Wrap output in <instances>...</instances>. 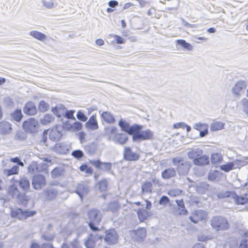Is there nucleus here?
I'll return each instance as SVG.
<instances>
[{
	"instance_id": "nucleus-1",
	"label": "nucleus",
	"mask_w": 248,
	"mask_h": 248,
	"mask_svg": "<svg viewBox=\"0 0 248 248\" xmlns=\"http://www.w3.org/2000/svg\"><path fill=\"white\" fill-rule=\"evenodd\" d=\"M102 215L100 212L95 209L90 210L88 212L89 226L93 231H99V229L94 226L97 225L101 221Z\"/></svg>"
},
{
	"instance_id": "nucleus-2",
	"label": "nucleus",
	"mask_w": 248,
	"mask_h": 248,
	"mask_svg": "<svg viewBox=\"0 0 248 248\" xmlns=\"http://www.w3.org/2000/svg\"><path fill=\"white\" fill-rule=\"evenodd\" d=\"M6 192L9 197L15 199L17 202L24 203V201H27V200L25 199L24 194L21 193L16 184L14 183L8 186L6 189Z\"/></svg>"
},
{
	"instance_id": "nucleus-3",
	"label": "nucleus",
	"mask_w": 248,
	"mask_h": 248,
	"mask_svg": "<svg viewBox=\"0 0 248 248\" xmlns=\"http://www.w3.org/2000/svg\"><path fill=\"white\" fill-rule=\"evenodd\" d=\"M211 225L217 231H225L230 227L227 220L222 217H214L211 221Z\"/></svg>"
},
{
	"instance_id": "nucleus-4",
	"label": "nucleus",
	"mask_w": 248,
	"mask_h": 248,
	"mask_svg": "<svg viewBox=\"0 0 248 248\" xmlns=\"http://www.w3.org/2000/svg\"><path fill=\"white\" fill-rule=\"evenodd\" d=\"M154 133L150 129L137 132L134 133L132 138L134 141H140L144 140H149L153 138Z\"/></svg>"
},
{
	"instance_id": "nucleus-5",
	"label": "nucleus",
	"mask_w": 248,
	"mask_h": 248,
	"mask_svg": "<svg viewBox=\"0 0 248 248\" xmlns=\"http://www.w3.org/2000/svg\"><path fill=\"white\" fill-rule=\"evenodd\" d=\"M39 123L34 118H30L25 121L23 124V128L27 132L35 133L37 132Z\"/></svg>"
},
{
	"instance_id": "nucleus-6",
	"label": "nucleus",
	"mask_w": 248,
	"mask_h": 248,
	"mask_svg": "<svg viewBox=\"0 0 248 248\" xmlns=\"http://www.w3.org/2000/svg\"><path fill=\"white\" fill-rule=\"evenodd\" d=\"M119 125L122 130L127 132L130 135H133L134 133L140 131L142 128V126L139 125H133L130 126L128 123L122 119L119 122Z\"/></svg>"
},
{
	"instance_id": "nucleus-7",
	"label": "nucleus",
	"mask_w": 248,
	"mask_h": 248,
	"mask_svg": "<svg viewBox=\"0 0 248 248\" xmlns=\"http://www.w3.org/2000/svg\"><path fill=\"white\" fill-rule=\"evenodd\" d=\"M31 184L34 189L40 190L46 185V178L42 174H36L32 178Z\"/></svg>"
},
{
	"instance_id": "nucleus-8",
	"label": "nucleus",
	"mask_w": 248,
	"mask_h": 248,
	"mask_svg": "<svg viewBox=\"0 0 248 248\" xmlns=\"http://www.w3.org/2000/svg\"><path fill=\"white\" fill-rule=\"evenodd\" d=\"M35 214V211H23L19 208L14 209L11 211V216L20 220L25 219L28 217L34 216Z\"/></svg>"
},
{
	"instance_id": "nucleus-9",
	"label": "nucleus",
	"mask_w": 248,
	"mask_h": 248,
	"mask_svg": "<svg viewBox=\"0 0 248 248\" xmlns=\"http://www.w3.org/2000/svg\"><path fill=\"white\" fill-rule=\"evenodd\" d=\"M118 238L119 236L116 231L111 229L106 232L104 240L108 245H114L117 242Z\"/></svg>"
},
{
	"instance_id": "nucleus-10",
	"label": "nucleus",
	"mask_w": 248,
	"mask_h": 248,
	"mask_svg": "<svg viewBox=\"0 0 248 248\" xmlns=\"http://www.w3.org/2000/svg\"><path fill=\"white\" fill-rule=\"evenodd\" d=\"M207 217V213L202 210H196L194 211L191 216L189 217V219L194 223H198L199 221L204 220Z\"/></svg>"
},
{
	"instance_id": "nucleus-11",
	"label": "nucleus",
	"mask_w": 248,
	"mask_h": 248,
	"mask_svg": "<svg viewBox=\"0 0 248 248\" xmlns=\"http://www.w3.org/2000/svg\"><path fill=\"white\" fill-rule=\"evenodd\" d=\"M247 83L243 80L237 82L232 89V92L235 96H240L247 88Z\"/></svg>"
},
{
	"instance_id": "nucleus-12",
	"label": "nucleus",
	"mask_w": 248,
	"mask_h": 248,
	"mask_svg": "<svg viewBox=\"0 0 248 248\" xmlns=\"http://www.w3.org/2000/svg\"><path fill=\"white\" fill-rule=\"evenodd\" d=\"M90 163L97 169L104 171H109L112 167L111 163L102 162L99 160H91Z\"/></svg>"
},
{
	"instance_id": "nucleus-13",
	"label": "nucleus",
	"mask_w": 248,
	"mask_h": 248,
	"mask_svg": "<svg viewBox=\"0 0 248 248\" xmlns=\"http://www.w3.org/2000/svg\"><path fill=\"white\" fill-rule=\"evenodd\" d=\"M193 128L200 131L201 138L205 137L208 133V124L206 123H196L193 125Z\"/></svg>"
},
{
	"instance_id": "nucleus-14",
	"label": "nucleus",
	"mask_w": 248,
	"mask_h": 248,
	"mask_svg": "<svg viewBox=\"0 0 248 248\" xmlns=\"http://www.w3.org/2000/svg\"><path fill=\"white\" fill-rule=\"evenodd\" d=\"M190 167V163L188 161H185L176 167V170L180 176H184L186 175L189 170Z\"/></svg>"
},
{
	"instance_id": "nucleus-15",
	"label": "nucleus",
	"mask_w": 248,
	"mask_h": 248,
	"mask_svg": "<svg viewBox=\"0 0 248 248\" xmlns=\"http://www.w3.org/2000/svg\"><path fill=\"white\" fill-rule=\"evenodd\" d=\"M43 194L46 201H52L57 197L58 191L55 188H46L43 191Z\"/></svg>"
},
{
	"instance_id": "nucleus-16",
	"label": "nucleus",
	"mask_w": 248,
	"mask_h": 248,
	"mask_svg": "<svg viewBox=\"0 0 248 248\" xmlns=\"http://www.w3.org/2000/svg\"><path fill=\"white\" fill-rule=\"evenodd\" d=\"M40 158L43 161V163L38 164L39 172L45 171L47 170L48 167L51 165L52 161L53 159L49 156L43 157Z\"/></svg>"
},
{
	"instance_id": "nucleus-17",
	"label": "nucleus",
	"mask_w": 248,
	"mask_h": 248,
	"mask_svg": "<svg viewBox=\"0 0 248 248\" xmlns=\"http://www.w3.org/2000/svg\"><path fill=\"white\" fill-rule=\"evenodd\" d=\"M124 158L129 161H136L139 158V155L133 152L129 147H125L124 152Z\"/></svg>"
},
{
	"instance_id": "nucleus-18",
	"label": "nucleus",
	"mask_w": 248,
	"mask_h": 248,
	"mask_svg": "<svg viewBox=\"0 0 248 248\" xmlns=\"http://www.w3.org/2000/svg\"><path fill=\"white\" fill-rule=\"evenodd\" d=\"M70 146L65 143H58L53 147L54 152L60 154H66L69 149Z\"/></svg>"
},
{
	"instance_id": "nucleus-19",
	"label": "nucleus",
	"mask_w": 248,
	"mask_h": 248,
	"mask_svg": "<svg viewBox=\"0 0 248 248\" xmlns=\"http://www.w3.org/2000/svg\"><path fill=\"white\" fill-rule=\"evenodd\" d=\"M85 127L88 129L92 130H95L98 128V122L95 114L93 115L90 118L89 120L85 124Z\"/></svg>"
},
{
	"instance_id": "nucleus-20",
	"label": "nucleus",
	"mask_w": 248,
	"mask_h": 248,
	"mask_svg": "<svg viewBox=\"0 0 248 248\" xmlns=\"http://www.w3.org/2000/svg\"><path fill=\"white\" fill-rule=\"evenodd\" d=\"M23 111L27 115H34L37 113V109L33 102H29L25 104Z\"/></svg>"
},
{
	"instance_id": "nucleus-21",
	"label": "nucleus",
	"mask_w": 248,
	"mask_h": 248,
	"mask_svg": "<svg viewBox=\"0 0 248 248\" xmlns=\"http://www.w3.org/2000/svg\"><path fill=\"white\" fill-rule=\"evenodd\" d=\"M101 114V118L105 122L108 124H112L115 123V119L114 115L109 111H99Z\"/></svg>"
},
{
	"instance_id": "nucleus-22",
	"label": "nucleus",
	"mask_w": 248,
	"mask_h": 248,
	"mask_svg": "<svg viewBox=\"0 0 248 248\" xmlns=\"http://www.w3.org/2000/svg\"><path fill=\"white\" fill-rule=\"evenodd\" d=\"M240 162L238 160H235L232 162L227 163L225 164L221 165L220 169L224 171L228 172L230 170L238 168Z\"/></svg>"
},
{
	"instance_id": "nucleus-23",
	"label": "nucleus",
	"mask_w": 248,
	"mask_h": 248,
	"mask_svg": "<svg viewBox=\"0 0 248 248\" xmlns=\"http://www.w3.org/2000/svg\"><path fill=\"white\" fill-rule=\"evenodd\" d=\"M11 124L6 121L0 122V133L1 134H9L12 132Z\"/></svg>"
},
{
	"instance_id": "nucleus-24",
	"label": "nucleus",
	"mask_w": 248,
	"mask_h": 248,
	"mask_svg": "<svg viewBox=\"0 0 248 248\" xmlns=\"http://www.w3.org/2000/svg\"><path fill=\"white\" fill-rule=\"evenodd\" d=\"M65 108L62 104H58L54 107H52V112L58 117L63 116L65 113Z\"/></svg>"
},
{
	"instance_id": "nucleus-25",
	"label": "nucleus",
	"mask_w": 248,
	"mask_h": 248,
	"mask_svg": "<svg viewBox=\"0 0 248 248\" xmlns=\"http://www.w3.org/2000/svg\"><path fill=\"white\" fill-rule=\"evenodd\" d=\"M176 175V171L174 168H169L162 172L161 176L164 179H169L174 177Z\"/></svg>"
},
{
	"instance_id": "nucleus-26",
	"label": "nucleus",
	"mask_w": 248,
	"mask_h": 248,
	"mask_svg": "<svg viewBox=\"0 0 248 248\" xmlns=\"http://www.w3.org/2000/svg\"><path fill=\"white\" fill-rule=\"evenodd\" d=\"M202 153V150L199 148L192 149L187 153V156L193 161L197 159Z\"/></svg>"
},
{
	"instance_id": "nucleus-27",
	"label": "nucleus",
	"mask_w": 248,
	"mask_h": 248,
	"mask_svg": "<svg viewBox=\"0 0 248 248\" xmlns=\"http://www.w3.org/2000/svg\"><path fill=\"white\" fill-rule=\"evenodd\" d=\"M88 192V186L84 184H78L75 190V192L79 195L81 200L83 197L87 195Z\"/></svg>"
},
{
	"instance_id": "nucleus-28",
	"label": "nucleus",
	"mask_w": 248,
	"mask_h": 248,
	"mask_svg": "<svg viewBox=\"0 0 248 248\" xmlns=\"http://www.w3.org/2000/svg\"><path fill=\"white\" fill-rule=\"evenodd\" d=\"M209 163V157L206 155H200L197 159L193 160V164L197 166H204Z\"/></svg>"
},
{
	"instance_id": "nucleus-29",
	"label": "nucleus",
	"mask_w": 248,
	"mask_h": 248,
	"mask_svg": "<svg viewBox=\"0 0 248 248\" xmlns=\"http://www.w3.org/2000/svg\"><path fill=\"white\" fill-rule=\"evenodd\" d=\"M18 182L22 190L25 191L29 190L30 188V182L28 178L23 177L18 180Z\"/></svg>"
},
{
	"instance_id": "nucleus-30",
	"label": "nucleus",
	"mask_w": 248,
	"mask_h": 248,
	"mask_svg": "<svg viewBox=\"0 0 248 248\" xmlns=\"http://www.w3.org/2000/svg\"><path fill=\"white\" fill-rule=\"evenodd\" d=\"M29 34L33 38L42 42L46 39V36L45 34L37 31H31L29 32Z\"/></svg>"
},
{
	"instance_id": "nucleus-31",
	"label": "nucleus",
	"mask_w": 248,
	"mask_h": 248,
	"mask_svg": "<svg viewBox=\"0 0 248 248\" xmlns=\"http://www.w3.org/2000/svg\"><path fill=\"white\" fill-rule=\"evenodd\" d=\"M55 120V117L51 114H46L43 117L41 118L40 123L43 125H47L53 122Z\"/></svg>"
},
{
	"instance_id": "nucleus-32",
	"label": "nucleus",
	"mask_w": 248,
	"mask_h": 248,
	"mask_svg": "<svg viewBox=\"0 0 248 248\" xmlns=\"http://www.w3.org/2000/svg\"><path fill=\"white\" fill-rule=\"evenodd\" d=\"M19 172V167L17 166H14L10 169H4L3 173L7 177L12 175L17 174Z\"/></svg>"
},
{
	"instance_id": "nucleus-33",
	"label": "nucleus",
	"mask_w": 248,
	"mask_h": 248,
	"mask_svg": "<svg viewBox=\"0 0 248 248\" xmlns=\"http://www.w3.org/2000/svg\"><path fill=\"white\" fill-rule=\"evenodd\" d=\"M49 138L52 140H59L62 136L61 133L57 129H52L49 132Z\"/></svg>"
},
{
	"instance_id": "nucleus-34",
	"label": "nucleus",
	"mask_w": 248,
	"mask_h": 248,
	"mask_svg": "<svg viewBox=\"0 0 248 248\" xmlns=\"http://www.w3.org/2000/svg\"><path fill=\"white\" fill-rule=\"evenodd\" d=\"M138 215L139 219L143 221L146 219L148 217L151 216L150 212H148L147 210L144 209H140L138 212Z\"/></svg>"
},
{
	"instance_id": "nucleus-35",
	"label": "nucleus",
	"mask_w": 248,
	"mask_h": 248,
	"mask_svg": "<svg viewBox=\"0 0 248 248\" xmlns=\"http://www.w3.org/2000/svg\"><path fill=\"white\" fill-rule=\"evenodd\" d=\"M196 191L200 193H203L208 189L209 185L204 182H199L196 186Z\"/></svg>"
},
{
	"instance_id": "nucleus-36",
	"label": "nucleus",
	"mask_w": 248,
	"mask_h": 248,
	"mask_svg": "<svg viewBox=\"0 0 248 248\" xmlns=\"http://www.w3.org/2000/svg\"><path fill=\"white\" fill-rule=\"evenodd\" d=\"M224 126V123L219 121H214L211 124L210 130L212 131H218L222 129Z\"/></svg>"
},
{
	"instance_id": "nucleus-37",
	"label": "nucleus",
	"mask_w": 248,
	"mask_h": 248,
	"mask_svg": "<svg viewBox=\"0 0 248 248\" xmlns=\"http://www.w3.org/2000/svg\"><path fill=\"white\" fill-rule=\"evenodd\" d=\"M114 140L120 144L123 145L128 140V137L126 135L122 134H117L115 135Z\"/></svg>"
},
{
	"instance_id": "nucleus-38",
	"label": "nucleus",
	"mask_w": 248,
	"mask_h": 248,
	"mask_svg": "<svg viewBox=\"0 0 248 248\" xmlns=\"http://www.w3.org/2000/svg\"><path fill=\"white\" fill-rule=\"evenodd\" d=\"M23 117L21 110L16 109L11 114V120L16 122H19Z\"/></svg>"
},
{
	"instance_id": "nucleus-39",
	"label": "nucleus",
	"mask_w": 248,
	"mask_h": 248,
	"mask_svg": "<svg viewBox=\"0 0 248 248\" xmlns=\"http://www.w3.org/2000/svg\"><path fill=\"white\" fill-rule=\"evenodd\" d=\"M28 171L31 174H34L39 172L38 164L35 162H32L28 167Z\"/></svg>"
},
{
	"instance_id": "nucleus-40",
	"label": "nucleus",
	"mask_w": 248,
	"mask_h": 248,
	"mask_svg": "<svg viewBox=\"0 0 248 248\" xmlns=\"http://www.w3.org/2000/svg\"><path fill=\"white\" fill-rule=\"evenodd\" d=\"M212 163L217 164L220 163L222 160V156L221 154L215 153L212 155L211 156Z\"/></svg>"
},
{
	"instance_id": "nucleus-41",
	"label": "nucleus",
	"mask_w": 248,
	"mask_h": 248,
	"mask_svg": "<svg viewBox=\"0 0 248 248\" xmlns=\"http://www.w3.org/2000/svg\"><path fill=\"white\" fill-rule=\"evenodd\" d=\"M176 202L177 204L178 208V212L180 215H185L187 213V210L186 209L183 200H176Z\"/></svg>"
},
{
	"instance_id": "nucleus-42",
	"label": "nucleus",
	"mask_w": 248,
	"mask_h": 248,
	"mask_svg": "<svg viewBox=\"0 0 248 248\" xmlns=\"http://www.w3.org/2000/svg\"><path fill=\"white\" fill-rule=\"evenodd\" d=\"M153 185L151 182H146L144 183L142 186V191L143 193H149L152 192Z\"/></svg>"
},
{
	"instance_id": "nucleus-43",
	"label": "nucleus",
	"mask_w": 248,
	"mask_h": 248,
	"mask_svg": "<svg viewBox=\"0 0 248 248\" xmlns=\"http://www.w3.org/2000/svg\"><path fill=\"white\" fill-rule=\"evenodd\" d=\"M146 230L144 228H140L135 231V234L138 240H142L146 236Z\"/></svg>"
},
{
	"instance_id": "nucleus-44",
	"label": "nucleus",
	"mask_w": 248,
	"mask_h": 248,
	"mask_svg": "<svg viewBox=\"0 0 248 248\" xmlns=\"http://www.w3.org/2000/svg\"><path fill=\"white\" fill-rule=\"evenodd\" d=\"M117 132V128L114 126H108L105 128V133L107 136L110 138L112 136L116 134Z\"/></svg>"
},
{
	"instance_id": "nucleus-45",
	"label": "nucleus",
	"mask_w": 248,
	"mask_h": 248,
	"mask_svg": "<svg viewBox=\"0 0 248 248\" xmlns=\"http://www.w3.org/2000/svg\"><path fill=\"white\" fill-rule=\"evenodd\" d=\"M49 108V105L43 100L39 102L38 104V109L40 112H44L47 111Z\"/></svg>"
},
{
	"instance_id": "nucleus-46",
	"label": "nucleus",
	"mask_w": 248,
	"mask_h": 248,
	"mask_svg": "<svg viewBox=\"0 0 248 248\" xmlns=\"http://www.w3.org/2000/svg\"><path fill=\"white\" fill-rule=\"evenodd\" d=\"M177 44L181 45L183 47L187 50H191L193 48L192 46L189 43H187L184 40H178Z\"/></svg>"
},
{
	"instance_id": "nucleus-47",
	"label": "nucleus",
	"mask_w": 248,
	"mask_h": 248,
	"mask_svg": "<svg viewBox=\"0 0 248 248\" xmlns=\"http://www.w3.org/2000/svg\"><path fill=\"white\" fill-rule=\"evenodd\" d=\"M120 207V205L117 202H112L108 204L107 210L114 212L118 210Z\"/></svg>"
},
{
	"instance_id": "nucleus-48",
	"label": "nucleus",
	"mask_w": 248,
	"mask_h": 248,
	"mask_svg": "<svg viewBox=\"0 0 248 248\" xmlns=\"http://www.w3.org/2000/svg\"><path fill=\"white\" fill-rule=\"evenodd\" d=\"M108 182L107 179H103L98 182L99 189L101 191H105L107 189Z\"/></svg>"
},
{
	"instance_id": "nucleus-49",
	"label": "nucleus",
	"mask_w": 248,
	"mask_h": 248,
	"mask_svg": "<svg viewBox=\"0 0 248 248\" xmlns=\"http://www.w3.org/2000/svg\"><path fill=\"white\" fill-rule=\"evenodd\" d=\"M63 174V170L61 168H56L51 171V175L53 178H56Z\"/></svg>"
},
{
	"instance_id": "nucleus-50",
	"label": "nucleus",
	"mask_w": 248,
	"mask_h": 248,
	"mask_svg": "<svg viewBox=\"0 0 248 248\" xmlns=\"http://www.w3.org/2000/svg\"><path fill=\"white\" fill-rule=\"evenodd\" d=\"M197 238L200 241L205 242L211 240L213 237L210 235H207L202 232H201L198 234Z\"/></svg>"
},
{
	"instance_id": "nucleus-51",
	"label": "nucleus",
	"mask_w": 248,
	"mask_h": 248,
	"mask_svg": "<svg viewBox=\"0 0 248 248\" xmlns=\"http://www.w3.org/2000/svg\"><path fill=\"white\" fill-rule=\"evenodd\" d=\"M14 139L16 140H22L26 139V136L22 131H18L16 133Z\"/></svg>"
},
{
	"instance_id": "nucleus-52",
	"label": "nucleus",
	"mask_w": 248,
	"mask_h": 248,
	"mask_svg": "<svg viewBox=\"0 0 248 248\" xmlns=\"http://www.w3.org/2000/svg\"><path fill=\"white\" fill-rule=\"evenodd\" d=\"M79 169L81 171H85L87 174H92L93 173V169L90 167H88L87 165L84 164L81 165Z\"/></svg>"
},
{
	"instance_id": "nucleus-53",
	"label": "nucleus",
	"mask_w": 248,
	"mask_h": 248,
	"mask_svg": "<svg viewBox=\"0 0 248 248\" xmlns=\"http://www.w3.org/2000/svg\"><path fill=\"white\" fill-rule=\"evenodd\" d=\"M240 104L243 111L245 113H248V100L246 98H244L241 100Z\"/></svg>"
},
{
	"instance_id": "nucleus-54",
	"label": "nucleus",
	"mask_w": 248,
	"mask_h": 248,
	"mask_svg": "<svg viewBox=\"0 0 248 248\" xmlns=\"http://www.w3.org/2000/svg\"><path fill=\"white\" fill-rule=\"evenodd\" d=\"M44 6L47 9H51L54 6L53 0H42Z\"/></svg>"
},
{
	"instance_id": "nucleus-55",
	"label": "nucleus",
	"mask_w": 248,
	"mask_h": 248,
	"mask_svg": "<svg viewBox=\"0 0 248 248\" xmlns=\"http://www.w3.org/2000/svg\"><path fill=\"white\" fill-rule=\"evenodd\" d=\"M217 170H210L208 174V179L210 181L215 180L217 177Z\"/></svg>"
},
{
	"instance_id": "nucleus-56",
	"label": "nucleus",
	"mask_w": 248,
	"mask_h": 248,
	"mask_svg": "<svg viewBox=\"0 0 248 248\" xmlns=\"http://www.w3.org/2000/svg\"><path fill=\"white\" fill-rule=\"evenodd\" d=\"M72 155L76 158L79 159L81 158L83 155L84 154L82 151L77 150L74 151L72 153Z\"/></svg>"
},
{
	"instance_id": "nucleus-57",
	"label": "nucleus",
	"mask_w": 248,
	"mask_h": 248,
	"mask_svg": "<svg viewBox=\"0 0 248 248\" xmlns=\"http://www.w3.org/2000/svg\"><path fill=\"white\" fill-rule=\"evenodd\" d=\"M172 162L174 166L178 167L182 163H184V160L182 157H176L172 159Z\"/></svg>"
},
{
	"instance_id": "nucleus-58",
	"label": "nucleus",
	"mask_w": 248,
	"mask_h": 248,
	"mask_svg": "<svg viewBox=\"0 0 248 248\" xmlns=\"http://www.w3.org/2000/svg\"><path fill=\"white\" fill-rule=\"evenodd\" d=\"M74 112L75 111L72 110L66 111V109H65V113L63 116L68 119L75 120L76 118L73 115Z\"/></svg>"
},
{
	"instance_id": "nucleus-59",
	"label": "nucleus",
	"mask_w": 248,
	"mask_h": 248,
	"mask_svg": "<svg viewBox=\"0 0 248 248\" xmlns=\"http://www.w3.org/2000/svg\"><path fill=\"white\" fill-rule=\"evenodd\" d=\"M77 118L82 121V122H86L87 120V117L85 116V115L80 111H78L77 114Z\"/></svg>"
},
{
	"instance_id": "nucleus-60",
	"label": "nucleus",
	"mask_w": 248,
	"mask_h": 248,
	"mask_svg": "<svg viewBox=\"0 0 248 248\" xmlns=\"http://www.w3.org/2000/svg\"><path fill=\"white\" fill-rule=\"evenodd\" d=\"M170 202V200L168 197L163 196H162L159 201V203L160 205L166 206Z\"/></svg>"
},
{
	"instance_id": "nucleus-61",
	"label": "nucleus",
	"mask_w": 248,
	"mask_h": 248,
	"mask_svg": "<svg viewBox=\"0 0 248 248\" xmlns=\"http://www.w3.org/2000/svg\"><path fill=\"white\" fill-rule=\"evenodd\" d=\"M232 193H231L232 194ZM231 193L228 191H225L219 193L217 194V196L219 199H222L225 197H228L230 196Z\"/></svg>"
},
{
	"instance_id": "nucleus-62",
	"label": "nucleus",
	"mask_w": 248,
	"mask_h": 248,
	"mask_svg": "<svg viewBox=\"0 0 248 248\" xmlns=\"http://www.w3.org/2000/svg\"><path fill=\"white\" fill-rule=\"evenodd\" d=\"M85 245L87 248H93L95 246L94 242L91 239H88L86 241Z\"/></svg>"
},
{
	"instance_id": "nucleus-63",
	"label": "nucleus",
	"mask_w": 248,
	"mask_h": 248,
	"mask_svg": "<svg viewBox=\"0 0 248 248\" xmlns=\"http://www.w3.org/2000/svg\"><path fill=\"white\" fill-rule=\"evenodd\" d=\"M54 235L53 234H43L42 238L46 241H50L53 239Z\"/></svg>"
},
{
	"instance_id": "nucleus-64",
	"label": "nucleus",
	"mask_w": 248,
	"mask_h": 248,
	"mask_svg": "<svg viewBox=\"0 0 248 248\" xmlns=\"http://www.w3.org/2000/svg\"><path fill=\"white\" fill-rule=\"evenodd\" d=\"M240 248H248V238L245 241H242L240 246Z\"/></svg>"
}]
</instances>
